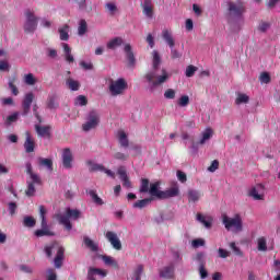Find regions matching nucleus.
<instances>
[{
	"label": "nucleus",
	"instance_id": "nucleus-1",
	"mask_svg": "<svg viewBox=\"0 0 280 280\" xmlns=\"http://www.w3.org/2000/svg\"><path fill=\"white\" fill-rule=\"evenodd\" d=\"M153 60L152 67L153 69L145 74V80L149 82V91L154 93L158 86L161 84H165L170 80V72L165 69L161 70V74H159V67H161V56L159 51L153 50Z\"/></svg>",
	"mask_w": 280,
	"mask_h": 280
},
{
	"label": "nucleus",
	"instance_id": "nucleus-2",
	"mask_svg": "<svg viewBox=\"0 0 280 280\" xmlns=\"http://www.w3.org/2000/svg\"><path fill=\"white\" fill-rule=\"evenodd\" d=\"M45 255L51 259L54 257V253H56V257L54 258L55 268H62V264L65 261V247L60 246L58 243H50L44 247Z\"/></svg>",
	"mask_w": 280,
	"mask_h": 280
},
{
	"label": "nucleus",
	"instance_id": "nucleus-3",
	"mask_svg": "<svg viewBox=\"0 0 280 280\" xmlns=\"http://www.w3.org/2000/svg\"><path fill=\"white\" fill-rule=\"evenodd\" d=\"M56 220H58L59 224H62L67 231H71L73 225H71L70 220H78L80 218V210L67 208L66 213H57L55 215Z\"/></svg>",
	"mask_w": 280,
	"mask_h": 280
},
{
	"label": "nucleus",
	"instance_id": "nucleus-4",
	"mask_svg": "<svg viewBox=\"0 0 280 280\" xmlns=\"http://www.w3.org/2000/svg\"><path fill=\"white\" fill-rule=\"evenodd\" d=\"M222 222L226 231H231L232 233H242L244 231V222L240 214H235L233 218L223 215Z\"/></svg>",
	"mask_w": 280,
	"mask_h": 280
},
{
	"label": "nucleus",
	"instance_id": "nucleus-5",
	"mask_svg": "<svg viewBox=\"0 0 280 280\" xmlns=\"http://www.w3.org/2000/svg\"><path fill=\"white\" fill-rule=\"evenodd\" d=\"M24 32L26 34H34V32H36V28L38 27V18H36L34 11L30 9L24 12Z\"/></svg>",
	"mask_w": 280,
	"mask_h": 280
},
{
	"label": "nucleus",
	"instance_id": "nucleus-6",
	"mask_svg": "<svg viewBox=\"0 0 280 280\" xmlns=\"http://www.w3.org/2000/svg\"><path fill=\"white\" fill-rule=\"evenodd\" d=\"M229 16L234 21H242V15L246 12V7L242 2H229Z\"/></svg>",
	"mask_w": 280,
	"mask_h": 280
},
{
	"label": "nucleus",
	"instance_id": "nucleus-7",
	"mask_svg": "<svg viewBox=\"0 0 280 280\" xmlns=\"http://www.w3.org/2000/svg\"><path fill=\"white\" fill-rule=\"evenodd\" d=\"M128 89V82L126 79L119 78L116 81H110L109 83V93L113 97H117V95H124V91Z\"/></svg>",
	"mask_w": 280,
	"mask_h": 280
},
{
	"label": "nucleus",
	"instance_id": "nucleus-8",
	"mask_svg": "<svg viewBox=\"0 0 280 280\" xmlns=\"http://www.w3.org/2000/svg\"><path fill=\"white\" fill-rule=\"evenodd\" d=\"M96 126H100V114L97 110H91L85 117V122L82 125V130L84 132H90V130H94Z\"/></svg>",
	"mask_w": 280,
	"mask_h": 280
},
{
	"label": "nucleus",
	"instance_id": "nucleus-9",
	"mask_svg": "<svg viewBox=\"0 0 280 280\" xmlns=\"http://www.w3.org/2000/svg\"><path fill=\"white\" fill-rule=\"evenodd\" d=\"M61 161L65 170H71V167H73V153L71 152V149H63L61 154Z\"/></svg>",
	"mask_w": 280,
	"mask_h": 280
},
{
	"label": "nucleus",
	"instance_id": "nucleus-10",
	"mask_svg": "<svg viewBox=\"0 0 280 280\" xmlns=\"http://www.w3.org/2000/svg\"><path fill=\"white\" fill-rule=\"evenodd\" d=\"M108 275V271L95 267H90L88 271V279L89 280H97L104 279Z\"/></svg>",
	"mask_w": 280,
	"mask_h": 280
},
{
	"label": "nucleus",
	"instance_id": "nucleus-11",
	"mask_svg": "<svg viewBox=\"0 0 280 280\" xmlns=\"http://www.w3.org/2000/svg\"><path fill=\"white\" fill-rule=\"evenodd\" d=\"M105 237L115 250H121V241L119 240V236H117V233L108 231L106 232Z\"/></svg>",
	"mask_w": 280,
	"mask_h": 280
},
{
	"label": "nucleus",
	"instance_id": "nucleus-12",
	"mask_svg": "<svg viewBox=\"0 0 280 280\" xmlns=\"http://www.w3.org/2000/svg\"><path fill=\"white\" fill-rule=\"evenodd\" d=\"M88 165L90 167V172H104L105 174H107V176H109V178H115V172L104 167V165L102 164L89 161Z\"/></svg>",
	"mask_w": 280,
	"mask_h": 280
},
{
	"label": "nucleus",
	"instance_id": "nucleus-13",
	"mask_svg": "<svg viewBox=\"0 0 280 280\" xmlns=\"http://www.w3.org/2000/svg\"><path fill=\"white\" fill-rule=\"evenodd\" d=\"M265 191H266V188L264 187V185L258 184L249 190L248 196L254 200H264Z\"/></svg>",
	"mask_w": 280,
	"mask_h": 280
},
{
	"label": "nucleus",
	"instance_id": "nucleus-14",
	"mask_svg": "<svg viewBox=\"0 0 280 280\" xmlns=\"http://www.w3.org/2000/svg\"><path fill=\"white\" fill-rule=\"evenodd\" d=\"M202 198V191L194 188L187 190V199L189 205H198Z\"/></svg>",
	"mask_w": 280,
	"mask_h": 280
},
{
	"label": "nucleus",
	"instance_id": "nucleus-15",
	"mask_svg": "<svg viewBox=\"0 0 280 280\" xmlns=\"http://www.w3.org/2000/svg\"><path fill=\"white\" fill-rule=\"evenodd\" d=\"M32 102H34V93L28 92L24 95V98L22 102V108H23L22 115L30 114V109L32 108Z\"/></svg>",
	"mask_w": 280,
	"mask_h": 280
},
{
	"label": "nucleus",
	"instance_id": "nucleus-16",
	"mask_svg": "<svg viewBox=\"0 0 280 280\" xmlns=\"http://www.w3.org/2000/svg\"><path fill=\"white\" fill-rule=\"evenodd\" d=\"M117 174L122 183V187H126V189H130L132 187V184L130 183V179H128L126 167L124 166L118 167Z\"/></svg>",
	"mask_w": 280,
	"mask_h": 280
},
{
	"label": "nucleus",
	"instance_id": "nucleus-17",
	"mask_svg": "<svg viewBox=\"0 0 280 280\" xmlns=\"http://www.w3.org/2000/svg\"><path fill=\"white\" fill-rule=\"evenodd\" d=\"M124 51L128 60V66L135 67V65H137V59L135 58V52H132V46H130V44H126L124 47Z\"/></svg>",
	"mask_w": 280,
	"mask_h": 280
},
{
	"label": "nucleus",
	"instance_id": "nucleus-18",
	"mask_svg": "<svg viewBox=\"0 0 280 280\" xmlns=\"http://www.w3.org/2000/svg\"><path fill=\"white\" fill-rule=\"evenodd\" d=\"M161 187V183L155 182L150 185L149 194L153 196V198H159L160 200L163 199V190L159 189Z\"/></svg>",
	"mask_w": 280,
	"mask_h": 280
},
{
	"label": "nucleus",
	"instance_id": "nucleus-19",
	"mask_svg": "<svg viewBox=\"0 0 280 280\" xmlns=\"http://www.w3.org/2000/svg\"><path fill=\"white\" fill-rule=\"evenodd\" d=\"M174 264H170L168 266L162 268L160 270V277L162 279H174Z\"/></svg>",
	"mask_w": 280,
	"mask_h": 280
},
{
	"label": "nucleus",
	"instance_id": "nucleus-20",
	"mask_svg": "<svg viewBox=\"0 0 280 280\" xmlns=\"http://www.w3.org/2000/svg\"><path fill=\"white\" fill-rule=\"evenodd\" d=\"M25 137H26V140L24 142V150L27 154H31V152H34L35 142L30 131L25 132Z\"/></svg>",
	"mask_w": 280,
	"mask_h": 280
},
{
	"label": "nucleus",
	"instance_id": "nucleus-21",
	"mask_svg": "<svg viewBox=\"0 0 280 280\" xmlns=\"http://www.w3.org/2000/svg\"><path fill=\"white\" fill-rule=\"evenodd\" d=\"M144 276L145 273L143 272V265H138L129 275V280H141V278Z\"/></svg>",
	"mask_w": 280,
	"mask_h": 280
},
{
	"label": "nucleus",
	"instance_id": "nucleus-22",
	"mask_svg": "<svg viewBox=\"0 0 280 280\" xmlns=\"http://www.w3.org/2000/svg\"><path fill=\"white\" fill-rule=\"evenodd\" d=\"M86 194L92 199V202L96 205V207H102L104 205V199L97 195V190L89 189L86 190Z\"/></svg>",
	"mask_w": 280,
	"mask_h": 280
},
{
	"label": "nucleus",
	"instance_id": "nucleus-23",
	"mask_svg": "<svg viewBox=\"0 0 280 280\" xmlns=\"http://www.w3.org/2000/svg\"><path fill=\"white\" fill-rule=\"evenodd\" d=\"M61 47L63 48L65 59L68 65L75 62V58L71 55V47L67 43H62Z\"/></svg>",
	"mask_w": 280,
	"mask_h": 280
},
{
	"label": "nucleus",
	"instance_id": "nucleus-24",
	"mask_svg": "<svg viewBox=\"0 0 280 280\" xmlns=\"http://www.w3.org/2000/svg\"><path fill=\"white\" fill-rule=\"evenodd\" d=\"M162 38L166 43V45H168L170 49H172V47L176 45V43L174 42V36L172 35V32H170V30L162 31Z\"/></svg>",
	"mask_w": 280,
	"mask_h": 280
},
{
	"label": "nucleus",
	"instance_id": "nucleus-25",
	"mask_svg": "<svg viewBox=\"0 0 280 280\" xmlns=\"http://www.w3.org/2000/svg\"><path fill=\"white\" fill-rule=\"evenodd\" d=\"M142 10L147 19H152V16H154V11L152 10V0H144L142 3Z\"/></svg>",
	"mask_w": 280,
	"mask_h": 280
},
{
	"label": "nucleus",
	"instance_id": "nucleus-26",
	"mask_svg": "<svg viewBox=\"0 0 280 280\" xmlns=\"http://www.w3.org/2000/svg\"><path fill=\"white\" fill-rule=\"evenodd\" d=\"M83 243L92 253H97V250H100V245L89 236L83 237Z\"/></svg>",
	"mask_w": 280,
	"mask_h": 280
},
{
	"label": "nucleus",
	"instance_id": "nucleus-27",
	"mask_svg": "<svg viewBox=\"0 0 280 280\" xmlns=\"http://www.w3.org/2000/svg\"><path fill=\"white\" fill-rule=\"evenodd\" d=\"M257 249L260 253H266L267 250H272V246L268 248V240L261 236L257 238Z\"/></svg>",
	"mask_w": 280,
	"mask_h": 280
},
{
	"label": "nucleus",
	"instance_id": "nucleus-28",
	"mask_svg": "<svg viewBox=\"0 0 280 280\" xmlns=\"http://www.w3.org/2000/svg\"><path fill=\"white\" fill-rule=\"evenodd\" d=\"M180 194V189L178 186H174L165 191L162 192V200H165L166 198H176Z\"/></svg>",
	"mask_w": 280,
	"mask_h": 280
},
{
	"label": "nucleus",
	"instance_id": "nucleus-29",
	"mask_svg": "<svg viewBox=\"0 0 280 280\" xmlns=\"http://www.w3.org/2000/svg\"><path fill=\"white\" fill-rule=\"evenodd\" d=\"M250 102V96H248L246 93L237 92L236 98L234 101V104L236 106H242V104H248Z\"/></svg>",
	"mask_w": 280,
	"mask_h": 280
},
{
	"label": "nucleus",
	"instance_id": "nucleus-30",
	"mask_svg": "<svg viewBox=\"0 0 280 280\" xmlns=\"http://www.w3.org/2000/svg\"><path fill=\"white\" fill-rule=\"evenodd\" d=\"M37 163L39 167H46L48 172H54V162L51 161V159L38 158Z\"/></svg>",
	"mask_w": 280,
	"mask_h": 280
},
{
	"label": "nucleus",
	"instance_id": "nucleus-31",
	"mask_svg": "<svg viewBox=\"0 0 280 280\" xmlns=\"http://www.w3.org/2000/svg\"><path fill=\"white\" fill-rule=\"evenodd\" d=\"M197 221L200 222V224H203L206 229H211L213 225V219L211 217H205L200 213L197 214Z\"/></svg>",
	"mask_w": 280,
	"mask_h": 280
},
{
	"label": "nucleus",
	"instance_id": "nucleus-32",
	"mask_svg": "<svg viewBox=\"0 0 280 280\" xmlns=\"http://www.w3.org/2000/svg\"><path fill=\"white\" fill-rule=\"evenodd\" d=\"M118 141L121 148H128L130 145V141L128 140V135L124 130H119L117 133Z\"/></svg>",
	"mask_w": 280,
	"mask_h": 280
},
{
	"label": "nucleus",
	"instance_id": "nucleus-33",
	"mask_svg": "<svg viewBox=\"0 0 280 280\" xmlns=\"http://www.w3.org/2000/svg\"><path fill=\"white\" fill-rule=\"evenodd\" d=\"M124 45V38L115 37L107 43V49H117Z\"/></svg>",
	"mask_w": 280,
	"mask_h": 280
},
{
	"label": "nucleus",
	"instance_id": "nucleus-34",
	"mask_svg": "<svg viewBox=\"0 0 280 280\" xmlns=\"http://www.w3.org/2000/svg\"><path fill=\"white\" fill-rule=\"evenodd\" d=\"M213 137V130L211 128H207L205 131L201 133V139L199 141L200 145H205L209 139Z\"/></svg>",
	"mask_w": 280,
	"mask_h": 280
},
{
	"label": "nucleus",
	"instance_id": "nucleus-35",
	"mask_svg": "<svg viewBox=\"0 0 280 280\" xmlns=\"http://www.w3.org/2000/svg\"><path fill=\"white\" fill-rule=\"evenodd\" d=\"M101 258L104 261L105 266H113L114 268H119V264L112 256L103 255L101 256Z\"/></svg>",
	"mask_w": 280,
	"mask_h": 280
},
{
	"label": "nucleus",
	"instance_id": "nucleus-36",
	"mask_svg": "<svg viewBox=\"0 0 280 280\" xmlns=\"http://www.w3.org/2000/svg\"><path fill=\"white\" fill-rule=\"evenodd\" d=\"M35 130L38 137H49V127L48 126H35Z\"/></svg>",
	"mask_w": 280,
	"mask_h": 280
},
{
	"label": "nucleus",
	"instance_id": "nucleus-37",
	"mask_svg": "<svg viewBox=\"0 0 280 280\" xmlns=\"http://www.w3.org/2000/svg\"><path fill=\"white\" fill-rule=\"evenodd\" d=\"M19 117H21L19 112H14L13 114L9 115L4 121L5 126H12V124L19 121Z\"/></svg>",
	"mask_w": 280,
	"mask_h": 280
},
{
	"label": "nucleus",
	"instance_id": "nucleus-38",
	"mask_svg": "<svg viewBox=\"0 0 280 280\" xmlns=\"http://www.w3.org/2000/svg\"><path fill=\"white\" fill-rule=\"evenodd\" d=\"M60 40H69V25L65 24L62 27L58 30Z\"/></svg>",
	"mask_w": 280,
	"mask_h": 280
},
{
	"label": "nucleus",
	"instance_id": "nucleus-39",
	"mask_svg": "<svg viewBox=\"0 0 280 280\" xmlns=\"http://www.w3.org/2000/svg\"><path fill=\"white\" fill-rule=\"evenodd\" d=\"M150 202H152V198L138 200L133 203V209H144V207H148Z\"/></svg>",
	"mask_w": 280,
	"mask_h": 280
},
{
	"label": "nucleus",
	"instance_id": "nucleus-40",
	"mask_svg": "<svg viewBox=\"0 0 280 280\" xmlns=\"http://www.w3.org/2000/svg\"><path fill=\"white\" fill-rule=\"evenodd\" d=\"M36 237H54V232L49 231V229L42 228L35 232Z\"/></svg>",
	"mask_w": 280,
	"mask_h": 280
},
{
	"label": "nucleus",
	"instance_id": "nucleus-41",
	"mask_svg": "<svg viewBox=\"0 0 280 280\" xmlns=\"http://www.w3.org/2000/svg\"><path fill=\"white\" fill-rule=\"evenodd\" d=\"M47 106L50 108V110H56V108H58V101L56 95L48 96Z\"/></svg>",
	"mask_w": 280,
	"mask_h": 280
},
{
	"label": "nucleus",
	"instance_id": "nucleus-42",
	"mask_svg": "<svg viewBox=\"0 0 280 280\" xmlns=\"http://www.w3.org/2000/svg\"><path fill=\"white\" fill-rule=\"evenodd\" d=\"M66 84L70 89V91H79L80 90V82H78L71 78L66 81Z\"/></svg>",
	"mask_w": 280,
	"mask_h": 280
},
{
	"label": "nucleus",
	"instance_id": "nucleus-43",
	"mask_svg": "<svg viewBox=\"0 0 280 280\" xmlns=\"http://www.w3.org/2000/svg\"><path fill=\"white\" fill-rule=\"evenodd\" d=\"M45 213H47V210H45V206H39V215L42 218V229H49L47 225V219L45 218Z\"/></svg>",
	"mask_w": 280,
	"mask_h": 280
},
{
	"label": "nucleus",
	"instance_id": "nucleus-44",
	"mask_svg": "<svg viewBox=\"0 0 280 280\" xmlns=\"http://www.w3.org/2000/svg\"><path fill=\"white\" fill-rule=\"evenodd\" d=\"M88 24H86V20H80L79 22V27H78V34L79 36H84L86 34V30H88Z\"/></svg>",
	"mask_w": 280,
	"mask_h": 280
},
{
	"label": "nucleus",
	"instance_id": "nucleus-45",
	"mask_svg": "<svg viewBox=\"0 0 280 280\" xmlns=\"http://www.w3.org/2000/svg\"><path fill=\"white\" fill-rule=\"evenodd\" d=\"M24 83L27 84V86H34L36 84V77L32 73H27L24 75Z\"/></svg>",
	"mask_w": 280,
	"mask_h": 280
},
{
	"label": "nucleus",
	"instance_id": "nucleus-46",
	"mask_svg": "<svg viewBox=\"0 0 280 280\" xmlns=\"http://www.w3.org/2000/svg\"><path fill=\"white\" fill-rule=\"evenodd\" d=\"M86 104H89V100L84 95H79L74 100V106H86Z\"/></svg>",
	"mask_w": 280,
	"mask_h": 280
},
{
	"label": "nucleus",
	"instance_id": "nucleus-47",
	"mask_svg": "<svg viewBox=\"0 0 280 280\" xmlns=\"http://www.w3.org/2000/svg\"><path fill=\"white\" fill-rule=\"evenodd\" d=\"M150 191V180L143 178L140 185V194H148Z\"/></svg>",
	"mask_w": 280,
	"mask_h": 280
},
{
	"label": "nucleus",
	"instance_id": "nucleus-48",
	"mask_svg": "<svg viewBox=\"0 0 280 280\" xmlns=\"http://www.w3.org/2000/svg\"><path fill=\"white\" fill-rule=\"evenodd\" d=\"M23 224H24V226L32 229V228L36 226V220L32 217H24Z\"/></svg>",
	"mask_w": 280,
	"mask_h": 280
},
{
	"label": "nucleus",
	"instance_id": "nucleus-49",
	"mask_svg": "<svg viewBox=\"0 0 280 280\" xmlns=\"http://www.w3.org/2000/svg\"><path fill=\"white\" fill-rule=\"evenodd\" d=\"M177 104L182 108H186V106H189V97L187 95H182L177 101Z\"/></svg>",
	"mask_w": 280,
	"mask_h": 280
},
{
	"label": "nucleus",
	"instance_id": "nucleus-50",
	"mask_svg": "<svg viewBox=\"0 0 280 280\" xmlns=\"http://www.w3.org/2000/svg\"><path fill=\"white\" fill-rule=\"evenodd\" d=\"M164 98L165 100H176V90L174 89H167L164 92Z\"/></svg>",
	"mask_w": 280,
	"mask_h": 280
},
{
	"label": "nucleus",
	"instance_id": "nucleus-51",
	"mask_svg": "<svg viewBox=\"0 0 280 280\" xmlns=\"http://www.w3.org/2000/svg\"><path fill=\"white\" fill-rule=\"evenodd\" d=\"M198 71V68L195 67V66H188L186 68V72H185V75L186 78H194V74Z\"/></svg>",
	"mask_w": 280,
	"mask_h": 280
},
{
	"label": "nucleus",
	"instance_id": "nucleus-52",
	"mask_svg": "<svg viewBox=\"0 0 280 280\" xmlns=\"http://www.w3.org/2000/svg\"><path fill=\"white\" fill-rule=\"evenodd\" d=\"M270 30V23L268 22H260L258 25V32H261L262 34H266L267 31Z\"/></svg>",
	"mask_w": 280,
	"mask_h": 280
},
{
	"label": "nucleus",
	"instance_id": "nucleus-53",
	"mask_svg": "<svg viewBox=\"0 0 280 280\" xmlns=\"http://www.w3.org/2000/svg\"><path fill=\"white\" fill-rule=\"evenodd\" d=\"M36 194V187H34V183L28 182L27 183V190H26V196L32 197Z\"/></svg>",
	"mask_w": 280,
	"mask_h": 280
},
{
	"label": "nucleus",
	"instance_id": "nucleus-54",
	"mask_svg": "<svg viewBox=\"0 0 280 280\" xmlns=\"http://www.w3.org/2000/svg\"><path fill=\"white\" fill-rule=\"evenodd\" d=\"M261 84H270V74L268 72H262L259 78Z\"/></svg>",
	"mask_w": 280,
	"mask_h": 280
},
{
	"label": "nucleus",
	"instance_id": "nucleus-55",
	"mask_svg": "<svg viewBox=\"0 0 280 280\" xmlns=\"http://www.w3.org/2000/svg\"><path fill=\"white\" fill-rule=\"evenodd\" d=\"M105 8L108 10L109 14H115V12H117V4L114 2H107Z\"/></svg>",
	"mask_w": 280,
	"mask_h": 280
},
{
	"label": "nucleus",
	"instance_id": "nucleus-56",
	"mask_svg": "<svg viewBox=\"0 0 280 280\" xmlns=\"http://www.w3.org/2000/svg\"><path fill=\"white\" fill-rule=\"evenodd\" d=\"M114 159H116V161H128V154L122 152H116L114 154Z\"/></svg>",
	"mask_w": 280,
	"mask_h": 280
},
{
	"label": "nucleus",
	"instance_id": "nucleus-57",
	"mask_svg": "<svg viewBox=\"0 0 280 280\" xmlns=\"http://www.w3.org/2000/svg\"><path fill=\"white\" fill-rule=\"evenodd\" d=\"M230 248H232L233 253L237 255V257H242V249L235 245V242L230 243Z\"/></svg>",
	"mask_w": 280,
	"mask_h": 280
},
{
	"label": "nucleus",
	"instance_id": "nucleus-58",
	"mask_svg": "<svg viewBox=\"0 0 280 280\" xmlns=\"http://www.w3.org/2000/svg\"><path fill=\"white\" fill-rule=\"evenodd\" d=\"M9 89L12 93V95H19V88H16V85H14V81L13 80H10L9 81Z\"/></svg>",
	"mask_w": 280,
	"mask_h": 280
},
{
	"label": "nucleus",
	"instance_id": "nucleus-59",
	"mask_svg": "<svg viewBox=\"0 0 280 280\" xmlns=\"http://www.w3.org/2000/svg\"><path fill=\"white\" fill-rule=\"evenodd\" d=\"M28 176L32 180L31 183H33L35 185H40V176L38 174L31 173Z\"/></svg>",
	"mask_w": 280,
	"mask_h": 280
},
{
	"label": "nucleus",
	"instance_id": "nucleus-60",
	"mask_svg": "<svg viewBox=\"0 0 280 280\" xmlns=\"http://www.w3.org/2000/svg\"><path fill=\"white\" fill-rule=\"evenodd\" d=\"M192 248H200V246H205V240L197 238L191 242Z\"/></svg>",
	"mask_w": 280,
	"mask_h": 280
},
{
	"label": "nucleus",
	"instance_id": "nucleus-61",
	"mask_svg": "<svg viewBox=\"0 0 280 280\" xmlns=\"http://www.w3.org/2000/svg\"><path fill=\"white\" fill-rule=\"evenodd\" d=\"M177 179L179 183H187V174L183 171H177Z\"/></svg>",
	"mask_w": 280,
	"mask_h": 280
},
{
	"label": "nucleus",
	"instance_id": "nucleus-62",
	"mask_svg": "<svg viewBox=\"0 0 280 280\" xmlns=\"http://www.w3.org/2000/svg\"><path fill=\"white\" fill-rule=\"evenodd\" d=\"M220 167V162L218 160L212 161L211 165L208 167V172H215Z\"/></svg>",
	"mask_w": 280,
	"mask_h": 280
},
{
	"label": "nucleus",
	"instance_id": "nucleus-63",
	"mask_svg": "<svg viewBox=\"0 0 280 280\" xmlns=\"http://www.w3.org/2000/svg\"><path fill=\"white\" fill-rule=\"evenodd\" d=\"M16 209H18L16 202L14 201L9 202L10 215H14V213H16Z\"/></svg>",
	"mask_w": 280,
	"mask_h": 280
},
{
	"label": "nucleus",
	"instance_id": "nucleus-64",
	"mask_svg": "<svg viewBox=\"0 0 280 280\" xmlns=\"http://www.w3.org/2000/svg\"><path fill=\"white\" fill-rule=\"evenodd\" d=\"M0 71H10V63L8 61H0Z\"/></svg>",
	"mask_w": 280,
	"mask_h": 280
}]
</instances>
